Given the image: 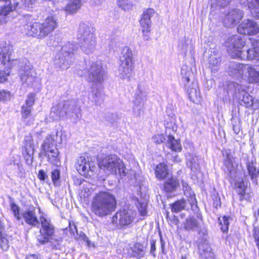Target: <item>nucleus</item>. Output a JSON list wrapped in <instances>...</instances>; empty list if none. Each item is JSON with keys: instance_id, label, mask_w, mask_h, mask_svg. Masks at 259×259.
I'll return each mask as SVG.
<instances>
[{"instance_id": "nucleus-14", "label": "nucleus", "mask_w": 259, "mask_h": 259, "mask_svg": "<svg viewBox=\"0 0 259 259\" xmlns=\"http://www.w3.org/2000/svg\"><path fill=\"white\" fill-rule=\"evenodd\" d=\"M259 31L256 23L252 20L243 22L238 27V31L240 34L245 35L256 34Z\"/></svg>"}, {"instance_id": "nucleus-7", "label": "nucleus", "mask_w": 259, "mask_h": 259, "mask_svg": "<svg viewBox=\"0 0 259 259\" xmlns=\"http://www.w3.org/2000/svg\"><path fill=\"white\" fill-rule=\"evenodd\" d=\"M41 147L48 160L53 164L58 165L59 163L58 150L56 147L54 140L51 136H48L46 138Z\"/></svg>"}, {"instance_id": "nucleus-39", "label": "nucleus", "mask_w": 259, "mask_h": 259, "mask_svg": "<svg viewBox=\"0 0 259 259\" xmlns=\"http://www.w3.org/2000/svg\"><path fill=\"white\" fill-rule=\"evenodd\" d=\"M184 228L186 230H194L198 226V223L194 217L187 218L183 223Z\"/></svg>"}, {"instance_id": "nucleus-9", "label": "nucleus", "mask_w": 259, "mask_h": 259, "mask_svg": "<svg viewBox=\"0 0 259 259\" xmlns=\"http://www.w3.org/2000/svg\"><path fill=\"white\" fill-rule=\"evenodd\" d=\"M133 212L131 210L123 209L114 214L112 219V223L116 226H127L133 222Z\"/></svg>"}, {"instance_id": "nucleus-30", "label": "nucleus", "mask_w": 259, "mask_h": 259, "mask_svg": "<svg viewBox=\"0 0 259 259\" xmlns=\"http://www.w3.org/2000/svg\"><path fill=\"white\" fill-rule=\"evenodd\" d=\"M77 48L78 45L75 42H68L66 44V61L71 62L74 60V53Z\"/></svg>"}, {"instance_id": "nucleus-42", "label": "nucleus", "mask_w": 259, "mask_h": 259, "mask_svg": "<svg viewBox=\"0 0 259 259\" xmlns=\"http://www.w3.org/2000/svg\"><path fill=\"white\" fill-rule=\"evenodd\" d=\"M133 251L134 252V255H137L138 257L141 258L144 254L145 247L142 244L137 243L133 247Z\"/></svg>"}, {"instance_id": "nucleus-60", "label": "nucleus", "mask_w": 259, "mask_h": 259, "mask_svg": "<svg viewBox=\"0 0 259 259\" xmlns=\"http://www.w3.org/2000/svg\"><path fill=\"white\" fill-rule=\"evenodd\" d=\"M74 182L76 185H80L83 182L87 183L81 178H75L74 179Z\"/></svg>"}, {"instance_id": "nucleus-34", "label": "nucleus", "mask_w": 259, "mask_h": 259, "mask_svg": "<svg viewBox=\"0 0 259 259\" xmlns=\"http://www.w3.org/2000/svg\"><path fill=\"white\" fill-rule=\"evenodd\" d=\"M122 57L121 62L127 64H134L133 53L132 50L128 47H125L122 51Z\"/></svg>"}, {"instance_id": "nucleus-35", "label": "nucleus", "mask_w": 259, "mask_h": 259, "mask_svg": "<svg viewBox=\"0 0 259 259\" xmlns=\"http://www.w3.org/2000/svg\"><path fill=\"white\" fill-rule=\"evenodd\" d=\"M187 164L192 170H197L199 168V163L196 156L188 154L186 156Z\"/></svg>"}, {"instance_id": "nucleus-49", "label": "nucleus", "mask_w": 259, "mask_h": 259, "mask_svg": "<svg viewBox=\"0 0 259 259\" xmlns=\"http://www.w3.org/2000/svg\"><path fill=\"white\" fill-rule=\"evenodd\" d=\"M11 98L10 92L5 90L0 89V102L5 101L9 100Z\"/></svg>"}, {"instance_id": "nucleus-40", "label": "nucleus", "mask_w": 259, "mask_h": 259, "mask_svg": "<svg viewBox=\"0 0 259 259\" xmlns=\"http://www.w3.org/2000/svg\"><path fill=\"white\" fill-rule=\"evenodd\" d=\"M186 200H185L184 199L178 200L171 204V210L175 212H178L184 209L186 206Z\"/></svg>"}, {"instance_id": "nucleus-47", "label": "nucleus", "mask_w": 259, "mask_h": 259, "mask_svg": "<svg viewBox=\"0 0 259 259\" xmlns=\"http://www.w3.org/2000/svg\"><path fill=\"white\" fill-rule=\"evenodd\" d=\"M117 5L125 11L131 9L133 6L132 3L129 0H118Z\"/></svg>"}, {"instance_id": "nucleus-43", "label": "nucleus", "mask_w": 259, "mask_h": 259, "mask_svg": "<svg viewBox=\"0 0 259 259\" xmlns=\"http://www.w3.org/2000/svg\"><path fill=\"white\" fill-rule=\"evenodd\" d=\"M231 218L226 216H223L222 218H219L220 225L221 226V229L223 232H227L228 230L229 225V220Z\"/></svg>"}, {"instance_id": "nucleus-32", "label": "nucleus", "mask_w": 259, "mask_h": 259, "mask_svg": "<svg viewBox=\"0 0 259 259\" xmlns=\"http://www.w3.org/2000/svg\"><path fill=\"white\" fill-rule=\"evenodd\" d=\"M221 60L216 54H211L208 59L209 67L213 72L218 71L220 66Z\"/></svg>"}, {"instance_id": "nucleus-38", "label": "nucleus", "mask_w": 259, "mask_h": 259, "mask_svg": "<svg viewBox=\"0 0 259 259\" xmlns=\"http://www.w3.org/2000/svg\"><path fill=\"white\" fill-rule=\"evenodd\" d=\"M199 250L200 254L205 259H214V254L209 246L203 245L199 247Z\"/></svg>"}, {"instance_id": "nucleus-52", "label": "nucleus", "mask_w": 259, "mask_h": 259, "mask_svg": "<svg viewBox=\"0 0 259 259\" xmlns=\"http://www.w3.org/2000/svg\"><path fill=\"white\" fill-rule=\"evenodd\" d=\"M38 178L40 181H45L47 180H48V176L46 173V172L41 169L38 171Z\"/></svg>"}, {"instance_id": "nucleus-63", "label": "nucleus", "mask_w": 259, "mask_h": 259, "mask_svg": "<svg viewBox=\"0 0 259 259\" xmlns=\"http://www.w3.org/2000/svg\"><path fill=\"white\" fill-rule=\"evenodd\" d=\"M213 205L215 208L221 206L220 198H216V200L214 201Z\"/></svg>"}, {"instance_id": "nucleus-37", "label": "nucleus", "mask_w": 259, "mask_h": 259, "mask_svg": "<svg viewBox=\"0 0 259 259\" xmlns=\"http://www.w3.org/2000/svg\"><path fill=\"white\" fill-rule=\"evenodd\" d=\"M168 147L172 151L175 152H180L182 150V147L180 142L175 140L172 136L169 135L168 136Z\"/></svg>"}, {"instance_id": "nucleus-28", "label": "nucleus", "mask_w": 259, "mask_h": 259, "mask_svg": "<svg viewBox=\"0 0 259 259\" xmlns=\"http://www.w3.org/2000/svg\"><path fill=\"white\" fill-rule=\"evenodd\" d=\"M155 174L156 177L160 180L168 178L170 174L167 169V165L165 163H160L155 167Z\"/></svg>"}, {"instance_id": "nucleus-57", "label": "nucleus", "mask_w": 259, "mask_h": 259, "mask_svg": "<svg viewBox=\"0 0 259 259\" xmlns=\"http://www.w3.org/2000/svg\"><path fill=\"white\" fill-rule=\"evenodd\" d=\"M217 4L221 7H225L229 3V0H217Z\"/></svg>"}, {"instance_id": "nucleus-33", "label": "nucleus", "mask_w": 259, "mask_h": 259, "mask_svg": "<svg viewBox=\"0 0 259 259\" xmlns=\"http://www.w3.org/2000/svg\"><path fill=\"white\" fill-rule=\"evenodd\" d=\"M24 148L25 152L29 157L33 155L34 148L32 137L31 135L26 136L24 139Z\"/></svg>"}, {"instance_id": "nucleus-31", "label": "nucleus", "mask_w": 259, "mask_h": 259, "mask_svg": "<svg viewBox=\"0 0 259 259\" xmlns=\"http://www.w3.org/2000/svg\"><path fill=\"white\" fill-rule=\"evenodd\" d=\"M81 6L80 0H70L66 6V12L74 14L81 8Z\"/></svg>"}, {"instance_id": "nucleus-64", "label": "nucleus", "mask_w": 259, "mask_h": 259, "mask_svg": "<svg viewBox=\"0 0 259 259\" xmlns=\"http://www.w3.org/2000/svg\"><path fill=\"white\" fill-rule=\"evenodd\" d=\"M26 259H38L37 257L34 254L28 255Z\"/></svg>"}, {"instance_id": "nucleus-13", "label": "nucleus", "mask_w": 259, "mask_h": 259, "mask_svg": "<svg viewBox=\"0 0 259 259\" xmlns=\"http://www.w3.org/2000/svg\"><path fill=\"white\" fill-rule=\"evenodd\" d=\"M188 82L186 85L187 92L189 99L191 101L196 104H199L201 101V96L200 93L198 83L193 81L191 85L189 83V78L186 77Z\"/></svg>"}, {"instance_id": "nucleus-11", "label": "nucleus", "mask_w": 259, "mask_h": 259, "mask_svg": "<svg viewBox=\"0 0 259 259\" xmlns=\"http://www.w3.org/2000/svg\"><path fill=\"white\" fill-rule=\"evenodd\" d=\"M104 71L100 63L93 62L89 70L88 79L94 83H101L103 80Z\"/></svg>"}, {"instance_id": "nucleus-23", "label": "nucleus", "mask_w": 259, "mask_h": 259, "mask_svg": "<svg viewBox=\"0 0 259 259\" xmlns=\"http://www.w3.org/2000/svg\"><path fill=\"white\" fill-rule=\"evenodd\" d=\"M246 70L244 74L243 79L246 80L250 83H259V70H257L249 64H247Z\"/></svg>"}, {"instance_id": "nucleus-8", "label": "nucleus", "mask_w": 259, "mask_h": 259, "mask_svg": "<svg viewBox=\"0 0 259 259\" xmlns=\"http://www.w3.org/2000/svg\"><path fill=\"white\" fill-rule=\"evenodd\" d=\"M40 221L41 229L40 230V235L37 237V240L40 244H44L50 241L51 236L54 233V228L50 221L45 217H40Z\"/></svg>"}, {"instance_id": "nucleus-21", "label": "nucleus", "mask_w": 259, "mask_h": 259, "mask_svg": "<svg viewBox=\"0 0 259 259\" xmlns=\"http://www.w3.org/2000/svg\"><path fill=\"white\" fill-rule=\"evenodd\" d=\"M182 185L184 195L187 197L186 201H187L191 205V209L194 210L197 207V202L195 198V195L193 192L191 191V188L187 183L182 181Z\"/></svg>"}, {"instance_id": "nucleus-17", "label": "nucleus", "mask_w": 259, "mask_h": 259, "mask_svg": "<svg viewBox=\"0 0 259 259\" xmlns=\"http://www.w3.org/2000/svg\"><path fill=\"white\" fill-rule=\"evenodd\" d=\"M247 64L239 63L237 62H232L229 67V74L234 77L243 79L244 74H245Z\"/></svg>"}, {"instance_id": "nucleus-19", "label": "nucleus", "mask_w": 259, "mask_h": 259, "mask_svg": "<svg viewBox=\"0 0 259 259\" xmlns=\"http://www.w3.org/2000/svg\"><path fill=\"white\" fill-rule=\"evenodd\" d=\"M42 25L39 22H35L33 23H28L25 25L26 33L29 35L43 37L42 30L41 29Z\"/></svg>"}, {"instance_id": "nucleus-44", "label": "nucleus", "mask_w": 259, "mask_h": 259, "mask_svg": "<svg viewBox=\"0 0 259 259\" xmlns=\"http://www.w3.org/2000/svg\"><path fill=\"white\" fill-rule=\"evenodd\" d=\"M84 187L80 190L79 195L81 197L88 198L91 195L93 192V189L90 187V184L87 183V184H83Z\"/></svg>"}, {"instance_id": "nucleus-16", "label": "nucleus", "mask_w": 259, "mask_h": 259, "mask_svg": "<svg viewBox=\"0 0 259 259\" xmlns=\"http://www.w3.org/2000/svg\"><path fill=\"white\" fill-rule=\"evenodd\" d=\"M243 17L241 11L239 10H232L230 11L225 16L223 23L228 27H231L234 26Z\"/></svg>"}, {"instance_id": "nucleus-58", "label": "nucleus", "mask_w": 259, "mask_h": 259, "mask_svg": "<svg viewBox=\"0 0 259 259\" xmlns=\"http://www.w3.org/2000/svg\"><path fill=\"white\" fill-rule=\"evenodd\" d=\"M252 46L254 47L257 52H259V39H254L252 41Z\"/></svg>"}, {"instance_id": "nucleus-10", "label": "nucleus", "mask_w": 259, "mask_h": 259, "mask_svg": "<svg viewBox=\"0 0 259 259\" xmlns=\"http://www.w3.org/2000/svg\"><path fill=\"white\" fill-rule=\"evenodd\" d=\"M154 14L155 11L154 9H148L143 12L140 19V24L145 40H147L149 38V33L150 32L151 26V18Z\"/></svg>"}, {"instance_id": "nucleus-5", "label": "nucleus", "mask_w": 259, "mask_h": 259, "mask_svg": "<svg viewBox=\"0 0 259 259\" xmlns=\"http://www.w3.org/2000/svg\"><path fill=\"white\" fill-rule=\"evenodd\" d=\"M99 166L107 175L123 177L128 173L123 161L115 154H111L100 159Z\"/></svg>"}, {"instance_id": "nucleus-4", "label": "nucleus", "mask_w": 259, "mask_h": 259, "mask_svg": "<svg viewBox=\"0 0 259 259\" xmlns=\"http://www.w3.org/2000/svg\"><path fill=\"white\" fill-rule=\"evenodd\" d=\"M94 28L89 24L81 22L79 24L77 39L81 51L89 55L95 52L97 46V37Z\"/></svg>"}, {"instance_id": "nucleus-26", "label": "nucleus", "mask_w": 259, "mask_h": 259, "mask_svg": "<svg viewBox=\"0 0 259 259\" xmlns=\"http://www.w3.org/2000/svg\"><path fill=\"white\" fill-rule=\"evenodd\" d=\"M41 25H42L41 27L45 37L54 30L57 26V23L53 17H48L42 23H41Z\"/></svg>"}, {"instance_id": "nucleus-50", "label": "nucleus", "mask_w": 259, "mask_h": 259, "mask_svg": "<svg viewBox=\"0 0 259 259\" xmlns=\"http://www.w3.org/2000/svg\"><path fill=\"white\" fill-rule=\"evenodd\" d=\"M152 140L155 143L160 144L163 143L165 139L163 134H156L153 136Z\"/></svg>"}, {"instance_id": "nucleus-48", "label": "nucleus", "mask_w": 259, "mask_h": 259, "mask_svg": "<svg viewBox=\"0 0 259 259\" xmlns=\"http://www.w3.org/2000/svg\"><path fill=\"white\" fill-rule=\"evenodd\" d=\"M60 172L59 169H54L52 172V179L55 185H60Z\"/></svg>"}, {"instance_id": "nucleus-25", "label": "nucleus", "mask_w": 259, "mask_h": 259, "mask_svg": "<svg viewBox=\"0 0 259 259\" xmlns=\"http://www.w3.org/2000/svg\"><path fill=\"white\" fill-rule=\"evenodd\" d=\"M179 48L185 55L189 54L192 55L194 53V47L191 39L185 37L181 40L178 45Z\"/></svg>"}, {"instance_id": "nucleus-24", "label": "nucleus", "mask_w": 259, "mask_h": 259, "mask_svg": "<svg viewBox=\"0 0 259 259\" xmlns=\"http://www.w3.org/2000/svg\"><path fill=\"white\" fill-rule=\"evenodd\" d=\"M134 64L121 62L118 69V76L122 79L130 80L132 76Z\"/></svg>"}, {"instance_id": "nucleus-1", "label": "nucleus", "mask_w": 259, "mask_h": 259, "mask_svg": "<svg viewBox=\"0 0 259 259\" xmlns=\"http://www.w3.org/2000/svg\"><path fill=\"white\" fill-rule=\"evenodd\" d=\"M12 51L13 46L10 42H3L0 44V83L7 80L11 68L14 65L18 64L21 81L29 85L34 80L35 72L27 59H23L20 61L12 59L11 55Z\"/></svg>"}, {"instance_id": "nucleus-55", "label": "nucleus", "mask_w": 259, "mask_h": 259, "mask_svg": "<svg viewBox=\"0 0 259 259\" xmlns=\"http://www.w3.org/2000/svg\"><path fill=\"white\" fill-rule=\"evenodd\" d=\"M4 229V225L3 223L2 222L1 220H0V240H1L2 242H4V241L6 242V244L8 243L7 240L5 238H2V232Z\"/></svg>"}, {"instance_id": "nucleus-51", "label": "nucleus", "mask_w": 259, "mask_h": 259, "mask_svg": "<svg viewBox=\"0 0 259 259\" xmlns=\"http://www.w3.org/2000/svg\"><path fill=\"white\" fill-rule=\"evenodd\" d=\"M138 207L142 215H145L147 213L146 204L139 202Z\"/></svg>"}, {"instance_id": "nucleus-3", "label": "nucleus", "mask_w": 259, "mask_h": 259, "mask_svg": "<svg viewBox=\"0 0 259 259\" xmlns=\"http://www.w3.org/2000/svg\"><path fill=\"white\" fill-rule=\"evenodd\" d=\"M116 200L108 191H100L94 196L91 211L97 217L103 218L111 214L116 208Z\"/></svg>"}, {"instance_id": "nucleus-53", "label": "nucleus", "mask_w": 259, "mask_h": 259, "mask_svg": "<svg viewBox=\"0 0 259 259\" xmlns=\"http://www.w3.org/2000/svg\"><path fill=\"white\" fill-rule=\"evenodd\" d=\"M245 187L240 188H237V192L238 194L240 196V200L242 201L244 199H246L245 195Z\"/></svg>"}, {"instance_id": "nucleus-18", "label": "nucleus", "mask_w": 259, "mask_h": 259, "mask_svg": "<svg viewBox=\"0 0 259 259\" xmlns=\"http://www.w3.org/2000/svg\"><path fill=\"white\" fill-rule=\"evenodd\" d=\"M145 98V94L140 89H138L136 93V98L133 107V112L135 116H139L143 113L144 103Z\"/></svg>"}, {"instance_id": "nucleus-54", "label": "nucleus", "mask_w": 259, "mask_h": 259, "mask_svg": "<svg viewBox=\"0 0 259 259\" xmlns=\"http://www.w3.org/2000/svg\"><path fill=\"white\" fill-rule=\"evenodd\" d=\"M69 230L70 233H72L73 235H74L75 233L77 234L76 227L74 224V223H71V222H69Z\"/></svg>"}, {"instance_id": "nucleus-36", "label": "nucleus", "mask_w": 259, "mask_h": 259, "mask_svg": "<svg viewBox=\"0 0 259 259\" xmlns=\"http://www.w3.org/2000/svg\"><path fill=\"white\" fill-rule=\"evenodd\" d=\"M179 186L178 181L174 178L168 179L164 184V190L167 192L175 191Z\"/></svg>"}, {"instance_id": "nucleus-45", "label": "nucleus", "mask_w": 259, "mask_h": 259, "mask_svg": "<svg viewBox=\"0 0 259 259\" xmlns=\"http://www.w3.org/2000/svg\"><path fill=\"white\" fill-rule=\"evenodd\" d=\"M247 170L251 179L253 180L259 174V169H256L253 163L248 162L247 165Z\"/></svg>"}, {"instance_id": "nucleus-62", "label": "nucleus", "mask_w": 259, "mask_h": 259, "mask_svg": "<svg viewBox=\"0 0 259 259\" xmlns=\"http://www.w3.org/2000/svg\"><path fill=\"white\" fill-rule=\"evenodd\" d=\"M50 239H54L56 241L58 244H59L60 242H62L63 240V237H59L57 238L56 236H54V237H52V236H51Z\"/></svg>"}, {"instance_id": "nucleus-59", "label": "nucleus", "mask_w": 259, "mask_h": 259, "mask_svg": "<svg viewBox=\"0 0 259 259\" xmlns=\"http://www.w3.org/2000/svg\"><path fill=\"white\" fill-rule=\"evenodd\" d=\"M58 107H55L52 108V111H51V116L55 118L54 116H53V114L55 113L57 111V115L58 116H60L61 115V111H58Z\"/></svg>"}, {"instance_id": "nucleus-22", "label": "nucleus", "mask_w": 259, "mask_h": 259, "mask_svg": "<svg viewBox=\"0 0 259 259\" xmlns=\"http://www.w3.org/2000/svg\"><path fill=\"white\" fill-rule=\"evenodd\" d=\"M22 217L25 222L31 226H35L39 223L33 207H29L22 212Z\"/></svg>"}, {"instance_id": "nucleus-56", "label": "nucleus", "mask_w": 259, "mask_h": 259, "mask_svg": "<svg viewBox=\"0 0 259 259\" xmlns=\"http://www.w3.org/2000/svg\"><path fill=\"white\" fill-rule=\"evenodd\" d=\"M150 245H151V248H150V253L153 255L154 256H155L154 254V251L156 249V241L152 239L150 241Z\"/></svg>"}, {"instance_id": "nucleus-12", "label": "nucleus", "mask_w": 259, "mask_h": 259, "mask_svg": "<svg viewBox=\"0 0 259 259\" xmlns=\"http://www.w3.org/2000/svg\"><path fill=\"white\" fill-rule=\"evenodd\" d=\"M225 157L224 164L229 177L234 179L236 178L237 164L233 162V157L230 150H226L223 153Z\"/></svg>"}, {"instance_id": "nucleus-15", "label": "nucleus", "mask_w": 259, "mask_h": 259, "mask_svg": "<svg viewBox=\"0 0 259 259\" xmlns=\"http://www.w3.org/2000/svg\"><path fill=\"white\" fill-rule=\"evenodd\" d=\"M4 2L5 4L0 7V25L7 22L8 14L14 10L18 5L15 2L12 5L10 0H0V2Z\"/></svg>"}, {"instance_id": "nucleus-27", "label": "nucleus", "mask_w": 259, "mask_h": 259, "mask_svg": "<svg viewBox=\"0 0 259 259\" xmlns=\"http://www.w3.org/2000/svg\"><path fill=\"white\" fill-rule=\"evenodd\" d=\"M241 102L242 105L246 108H252L253 110H256L259 108L258 100L253 98L248 93L244 94Z\"/></svg>"}, {"instance_id": "nucleus-29", "label": "nucleus", "mask_w": 259, "mask_h": 259, "mask_svg": "<svg viewBox=\"0 0 259 259\" xmlns=\"http://www.w3.org/2000/svg\"><path fill=\"white\" fill-rule=\"evenodd\" d=\"M241 3L247 5L251 9V13L254 17L259 18V0H241Z\"/></svg>"}, {"instance_id": "nucleus-41", "label": "nucleus", "mask_w": 259, "mask_h": 259, "mask_svg": "<svg viewBox=\"0 0 259 259\" xmlns=\"http://www.w3.org/2000/svg\"><path fill=\"white\" fill-rule=\"evenodd\" d=\"M10 209L17 221L20 222L22 220V213L20 212V207L15 203L12 202L10 204Z\"/></svg>"}, {"instance_id": "nucleus-2", "label": "nucleus", "mask_w": 259, "mask_h": 259, "mask_svg": "<svg viewBox=\"0 0 259 259\" xmlns=\"http://www.w3.org/2000/svg\"><path fill=\"white\" fill-rule=\"evenodd\" d=\"M245 36L234 35L230 37L225 44L228 52L232 58L250 60L259 57V52L254 47L250 49L245 48Z\"/></svg>"}, {"instance_id": "nucleus-61", "label": "nucleus", "mask_w": 259, "mask_h": 259, "mask_svg": "<svg viewBox=\"0 0 259 259\" xmlns=\"http://www.w3.org/2000/svg\"><path fill=\"white\" fill-rule=\"evenodd\" d=\"M236 189L245 187L243 181L238 182L235 184Z\"/></svg>"}, {"instance_id": "nucleus-6", "label": "nucleus", "mask_w": 259, "mask_h": 259, "mask_svg": "<svg viewBox=\"0 0 259 259\" xmlns=\"http://www.w3.org/2000/svg\"><path fill=\"white\" fill-rule=\"evenodd\" d=\"M76 169L78 173L85 178H91L97 172L98 168L94 161L88 156H81L77 160Z\"/></svg>"}, {"instance_id": "nucleus-46", "label": "nucleus", "mask_w": 259, "mask_h": 259, "mask_svg": "<svg viewBox=\"0 0 259 259\" xmlns=\"http://www.w3.org/2000/svg\"><path fill=\"white\" fill-rule=\"evenodd\" d=\"M233 130L236 134H238L241 130V121L239 117H233L231 119Z\"/></svg>"}, {"instance_id": "nucleus-20", "label": "nucleus", "mask_w": 259, "mask_h": 259, "mask_svg": "<svg viewBox=\"0 0 259 259\" xmlns=\"http://www.w3.org/2000/svg\"><path fill=\"white\" fill-rule=\"evenodd\" d=\"M35 95L34 94H30L27 96V99L25 101V103L22 106L21 114L22 118L25 121L31 115V112L32 109V106L34 103Z\"/></svg>"}]
</instances>
